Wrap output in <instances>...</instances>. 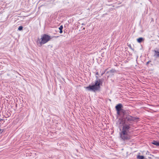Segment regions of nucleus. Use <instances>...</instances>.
<instances>
[{
    "label": "nucleus",
    "mask_w": 159,
    "mask_h": 159,
    "mask_svg": "<svg viewBox=\"0 0 159 159\" xmlns=\"http://www.w3.org/2000/svg\"><path fill=\"white\" fill-rule=\"evenodd\" d=\"M51 39V37L49 35L44 34L41 36L40 39H38L36 41L37 45L39 47H41L43 44L47 43Z\"/></svg>",
    "instance_id": "f257e3e1"
},
{
    "label": "nucleus",
    "mask_w": 159,
    "mask_h": 159,
    "mask_svg": "<svg viewBox=\"0 0 159 159\" xmlns=\"http://www.w3.org/2000/svg\"><path fill=\"white\" fill-rule=\"evenodd\" d=\"M101 81L100 79L95 81L94 85H90L89 86L85 87V88L89 91H95L99 89L100 88V84Z\"/></svg>",
    "instance_id": "f03ea898"
},
{
    "label": "nucleus",
    "mask_w": 159,
    "mask_h": 159,
    "mask_svg": "<svg viewBox=\"0 0 159 159\" xmlns=\"http://www.w3.org/2000/svg\"><path fill=\"white\" fill-rule=\"evenodd\" d=\"M120 137L123 140H128L130 139V136L128 133H120Z\"/></svg>",
    "instance_id": "7ed1b4c3"
},
{
    "label": "nucleus",
    "mask_w": 159,
    "mask_h": 159,
    "mask_svg": "<svg viewBox=\"0 0 159 159\" xmlns=\"http://www.w3.org/2000/svg\"><path fill=\"white\" fill-rule=\"evenodd\" d=\"M130 128V127L129 125H123L122 130L120 133H129Z\"/></svg>",
    "instance_id": "20e7f679"
},
{
    "label": "nucleus",
    "mask_w": 159,
    "mask_h": 159,
    "mask_svg": "<svg viewBox=\"0 0 159 159\" xmlns=\"http://www.w3.org/2000/svg\"><path fill=\"white\" fill-rule=\"evenodd\" d=\"M126 118L128 121H135L139 119L138 117H133L131 116H128Z\"/></svg>",
    "instance_id": "39448f33"
},
{
    "label": "nucleus",
    "mask_w": 159,
    "mask_h": 159,
    "mask_svg": "<svg viewBox=\"0 0 159 159\" xmlns=\"http://www.w3.org/2000/svg\"><path fill=\"white\" fill-rule=\"evenodd\" d=\"M122 105L121 104H119L116 106V108L117 111H120L121 110Z\"/></svg>",
    "instance_id": "423d86ee"
},
{
    "label": "nucleus",
    "mask_w": 159,
    "mask_h": 159,
    "mask_svg": "<svg viewBox=\"0 0 159 159\" xmlns=\"http://www.w3.org/2000/svg\"><path fill=\"white\" fill-rule=\"evenodd\" d=\"M154 52H155L154 56L157 57H159V51H156L155 50H154Z\"/></svg>",
    "instance_id": "0eeeda50"
},
{
    "label": "nucleus",
    "mask_w": 159,
    "mask_h": 159,
    "mask_svg": "<svg viewBox=\"0 0 159 159\" xmlns=\"http://www.w3.org/2000/svg\"><path fill=\"white\" fill-rule=\"evenodd\" d=\"M152 143L157 146H159V142L156 141H153Z\"/></svg>",
    "instance_id": "6e6552de"
},
{
    "label": "nucleus",
    "mask_w": 159,
    "mask_h": 159,
    "mask_svg": "<svg viewBox=\"0 0 159 159\" xmlns=\"http://www.w3.org/2000/svg\"><path fill=\"white\" fill-rule=\"evenodd\" d=\"M137 41L139 43H141L142 41H143L144 39L142 38H139L137 39Z\"/></svg>",
    "instance_id": "1a4fd4ad"
},
{
    "label": "nucleus",
    "mask_w": 159,
    "mask_h": 159,
    "mask_svg": "<svg viewBox=\"0 0 159 159\" xmlns=\"http://www.w3.org/2000/svg\"><path fill=\"white\" fill-rule=\"evenodd\" d=\"M137 159H144V157L143 156H140V155H138L137 156Z\"/></svg>",
    "instance_id": "9d476101"
},
{
    "label": "nucleus",
    "mask_w": 159,
    "mask_h": 159,
    "mask_svg": "<svg viewBox=\"0 0 159 159\" xmlns=\"http://www.w3.org/2000/svg\"><path fill=\"white\" fill-rule=\"evenodd\" d=\"M22 29H23V27L22 26H19L18 28V30H22Z\"/></svg>",
    "instance_id": "9b49d317"
},
{
    "label": "nucleus",
    "mask_w": 159,
    "mask_h": 159,
    "mask_svg": "<svg viewBox=\"0 0 159 159\" xmlns=\"http://www.w3.org/2000/svg\"><path fill=\"white\" fill-rule=\"evenodd\" d=\"M63 28V26L61 25L59 27V29L60 30H62Z\"/></svg>",
    "instance_id": "f8f14e48"
},
{
    "label": "nucleus",
    "mask_w": 159,
    "mask_h": 159,
    "mask_svg": "<svg viewBox=\"0 0 159 159\" xmlns=\"http://www.w3.org/2000/svg\"><path fill=\"white\" fill-rule=\"evenodd\" d=\"M120 111H117V113L118 115H120Z\"/></svg>",
    "instance_id": "ddd939ff"
},
{
    "label": "nucleus",
    "mask_w": 159,
    "mask_h": 159,
    "mask_svg": "<svg viewBox=\"0 0 159 159\" xmlns=\"http://www.w3.org/2000/svg\"><path fill=\"white\" fill-rule=\"evenodd\" d=\"M62 33V30H60V34H61Z\"/></svg>",
    "instance_id": "4468645a"
},
{
    "label": "nucleus",
    "mask_w": 159,
    "mask_h": 159,
    "mask_svg": "<svg viewBox=\"0 0 159 159\" xmlns=\"http://www.w3.org/2000/svg\"><path fill=\"white\" fill-rule=\"evenodd\" d=\"M149 152L148 151H147V152L146 153V154H147V153H148V154L149 155Z\"/></svg>",
    "instance_id": "2eb2a0df"
},
{
    "label": "nucleus",
    "mask_w": 159,
    "mask_h": 159,
    "mask_svg": "<svg viewBox=\"0 0 159 159\" xmlns=\"http://www.w3.org/2000/svg\"><path fill=\"white\" fill-rule=\"evenodd\" d=\"M148 158L149 159H151V158L150 157H148Z\"/></svg>",
    "instance_id": "dca6fc26"
},
{
    "label": "nucleus",
    "mask_w": 159,
    "mask_h": 159,
    "mask_svg": "<svg viewBox=\"0 0 159 159\" xmlns=\"http://www.w3.org/2000/svg\"><path fill=\"white\" fill-rule=\"evenodd\" d=\"M150 155H151V156H153V155H152L151 154H150Z\"/></svg>",
    "instance_id": "f3484780"
}]
</instances>
